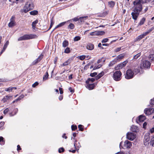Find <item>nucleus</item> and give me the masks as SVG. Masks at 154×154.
<instances>
[{
    "instance_id": "1",
    "label": "nucleus",
    "mask_w": 154,
    "mask_h": 154,
    "mask_svg": "<svg viewBox=\"0 0 154 154\" xmlns=\"http://www.w3.org/2000/svg\"><path fill=\"white\" fill-rule=\"evenodd\" d=\"M34 8V5L31 1H27L24 6L23 9H21V12L27 13L29 11L33 9Z\"/></svg>"
},
{
    "instance_id": "2",
    "label": "nucleus",
    "mask_w": 154,
    "mask_h": 154,
    "mask_svg": "<svg viewBox=\"0 0 154 154\" xmlns=\"http://www.w3.org/2000/svg\"><path fill=\"white\" fill-rule=\"evenodd\" d=\"M143 3L142 0L134 1L133 2L134 9L133 11L140 12L142 9V4Z\"/></svg>"
},
{
    "instance_id": "3",
    "label": "nucleus",
    "mask_w": 154,
    "mask_h": 154,
    "mask_svg": "<svg viewBox=\"0 0 154 154\" xmlns=\"http://www.w3.org/2000/svg\"><path fill=\"white\" fill-rule=\"evenodd\" d=\"M151 64L147 60H142L140 65V69H142L144 68H149Z\"/></svg>"
},
{
    "instance_id": "4",
    "label": "nucleus",
    "mask_w": 154,
    "mask_h": 154,
    "mask_svg": "<svg viewBox=\"0 0 154 154\" xmlns=\"http://www.w3.org/2000/svg\"><path fill=\"white\" fill-rule=\"evenodd\" d=\"M134 75V73L131 69L127 70L125 75V77L127 79H130L133 78Z\"/></svg>"
},
{
    "instance_id": "5",
    "label": "nucleus",
    "mask_w": 154,
    "mask_h": 154,
    "mask_svg": "<svg viewBox=\"0 0 154 154\" xmlns=\"http://www.w3.org/2000/svg\"><path fill=\"white\" fill-rule=\"evenodd\" d=\"M34 35L32 34L24 35L23 36L20 37L18 39V41L28 40L33 38Z\"/></svg>"
},
{
    "instance_id": "6",
    "label": "nucleus",
    "mask_w": 154,
    "mask_h": 154,
    "mask_svg": "<svg viewBox=\"0 0 154 154\" xmlns=\"http://www.w3.org/2000/svg\"><path fill=\"white\" fill-rule=\"evenodd\" d=\"M122 73L120 71H116L113 74V77L114 79L116 81L120 80L121 79Z\"/></svg>"
},
{
    "instance_id": "7",
    "label": "nucleus",
    "mask_w": 154,
    "mask_h": 154,
    "mask_svg": "<svg viewBox=\"0 0 154 154\" xmlns=\"http://www.w3.org/2000/svg\"><path fill=\"white\" fill-rule=\"evenodd\" d=\"M122 142H121L119 145V146L122 147L123 149H127L130 148L132 146L131 143L128 140H126L124 142V144L123 146H122Z\"/></svg>"
},
{
    "instance_id": "8",
    "label": "nucleus",
    "mask_w": 154,
    "mask_h": 154,
    "mask_svg": "<svg viewBox=\"0 0 154 154\" xmlns=\"http://www.w3.org/2000/svg\"><path fill=\"white\" fill-rule=\"evenodd\" d=\"M126 136L128 139L131 140H134L136 137V134L132 132L128 133Z\"/></svg>"
},
{
    "instance_id": "9",
    "label": "nucleus",
    "mask_w": 154,
    "mask_h": 154,
    "mask_svg": "<svg viewBox=\"0 0 154 154\" xmlns=\"http://www.w3.org/2000/svg\"><path fill=\"white\" fill-rule=\"evenodd\" d=\"M140 12H138L133 11L131 13L132 18L134 20V21H136L139 14Z\"/></svg>"
},
{
    "instance_id": "10",
    "label": "nucleus",
    "mask_w": 154,
    "mask_h": 154,
    "mask_svg": "<svg viewBox=\"0 0 154 154\" xmlns=\"http://www.w3.org/2000/svg\"><path fill=\"white\" fill-rule=\"evenodd\" d=\"M144 112L146 115H150L154 112V109L152 108L148 109H146L144 110Z\"/></svg>"
},
{
    "instance_id": "11",
    "label": "nucleus",
    "mask_w": 154,
    "mask_h": 154,
    "mask_svg": "<svg viewBox=\"0 0 154 154\" xmlns=\"http://www.w3.org/2000/svg\"><path fill=\"white\" fill-rule=\"evenodd\" d=\"M15 17L12 16L10 19V22L8 23V26L10 27H11L15 25V22L14 21Z\"/></svg>"
},
{
    "instance_id": "12",
    "label": "nucleus",
    "mask_w": 154,
    "mask_h": 154,
    "mask_svg": "<svg viewBox=\"0 0 154 154\" xmlns=\"http://www.w3.org/2000/svg\"><path fill=\"white\" fill-rule=\"evenodd\" d=\"M149 133H147L146 134L145 136V141H144V144L145 145H146L147 143L148 144L149 142Z\"/></svg>"
},
{
    "instance_id": "13",
    "label": "nucleus",
    "mask_w": 154,
    "mask_h": 154,
    "mask_svg": "<svg viewBox=\"0 0 154 154\" xmlns=\"http://www.w3.org/2000/svg\"><path fill=\"white\" fill-rule=\"evenodd\" d=\"M73 58L72 57L69 58L66 61L64 62L62 64L61 66H67L70 64L73 60Z\"/></svg>"
},
{
    "instance_id": "14",
    "label": "nucleus",
    "mask_w": 154,
    "mask_h": 154,
    "mask_svg": "<svg viewBox=\"0 0 154 154\" xmlns=\"http://www.w3.org/2000/svg\"><path fill=\"white\" fill-rule=\"evenodd\" d=\"M43 57V55L41 54L37 59L34 60L32 62L33 65H35L37 63L42 59Z\"/></svg>"
},
{
    "instance_id": "15",
    "label": "nucleus",
    "mask_w": 154,
    "mask_h": 154,
    "mask_svg": "<svg viewBox=\"0 0 154 154\" xmlns=\"http://www.w3.org/2000/svg\"><path fill=\"white\" fill-rule=\"evenodd\" d=\"M105 33L103 31L99 32V31H95L92 32L90 33V35L92 36L94 35H102Z\"/></svg>"
},
{
    "instance_id": "16",
    "label": "nucleus",
    "mask_w": 154,
    "mask_h": 154,
    "mask_svg": "<svg viewBox=\"0 0 154 154\" xmlns=\"http://www.w3.org/2000/svg\"><path fill=\"white\" fill-rule=\"evenodd\" d=\"M146 35H147L146 33V32H144L143 34H142L138 36L135 38V41H137L140 40L141 39L143 38Z\"/></svg>"
},
{
    "instance_id": "17",
    "label": "nucleus",
    "mask_w": 154,
    "mask_h": 154,
    "mask_svg": "<svg viewBox=\"0 0 154 154\" xmlns=\"http://www.w3.org/2000/svg\"><path fill=\"white\" fill-rule=\"evenodd\" d=\"M146 119V117L144 116L140 115L139 116L138 120H137V122H143Z\"/></svg>"
},
{
    "instance_id": "18",
    "label": "nucleus",
    "mask_w": 154,
    "mask_h": 154,
    "mask_svg": "<svg viewBox=\"0 0 154 154\" xmlns=\"http://www.w3.org/2000/svg\"><path fill=\"white\" fill-rule=\"evenodd\" d=\"M95 86L94 84H90V83L87 84L86 87L87 88L89 89V90H91L93 89Z\"/></svg>"
},
{
    "instance_id": "19",
    "label": "nucleus",
    "mask_w": 154,
    "mask_h": 154,
    "mask_svg": "<svg viewBox=\"0 0 154 154\" xmlns=\"http://www.w3.org/2000/svg\"><path fill=\"white\" fill-rule=\"evenodd\" d=\"M94 45L91 43H88L87 46V49L90 50H92L94 49Z\"/></svg>"
},
{
    "instance_id": "20",
    "label": "nucleus",
    "mask_w": 154,
    "mask_h": 154,
    "mask_svg": "<svg viewBox=\"0 0 154 154\" xmlns=\"http://www.w3.org/2000/svg\"><path fill=\"white\" fill-rule=\"evenodd\" d=\"M9 43L8 41H6V42L5 44L4 47L3 48V49L1 51V52L0 53V56L1 55V54L3 53V52L5 51V49H6L7 45H8Z\"/></svg>"
},
{
    "instance_id": "21",
    "label": "nucleus",
    "mask_w": 154,
    "mask_h": 154,
    "mask_svg": "<svg viewBox=\"0 0 154 154\" xmlns=\"http://www.w3.org/2000/svg\"><path fill=\"white\" fill-rule=\"evenodd\" d=\"M11 97V96H6L3 98L2 101L4 103L6 102L8 100L10 99Z\"/></svg>"
},
{
    "instance_id": "22",
    "label": "nucleus",
    "mask_w": 154,
    "mask_h": 154,
    "mask_svg": "<svg viewBox=\"0 0 154 154\" xmlns=\"http://www.w3.org/2000/svg\"><path fill=\"white\" fill-rule=\"evenodd\" d=\"M131 131L134 132H136L138 130V127L135 125H132L131 127Z\"/></svg>"
},
{
    "instance_id": "23",
    "label": "nucleus",
    "mask_w": 154,
    "mask_h": 154,
    "mask_svg": "<svg viewBox=\"0 0 154 154\" xmlns=\"http://www.w3.org/2000/svg\"><path fill=\"white\" fill-rule=\"evenodd\" d=\"M145 21V18L144 17H143L140 20V22L138 24V26H141L143 25Z\"/></svg>"
},
{
    "instance_id": "24",
    "label": "nucleus",
    "mask_w": 154,
    "mask_h": 154,
    "mask_svg": "<svg viewBox=\"0 0 154 154\" xmlns=\"http://www.w3.org/2000/svg\"><path fill=\"white\" fill-rule=\"evenodd\" d=\"M88 16H85L80 17L79 18V21L81 22H84V21L88 18Z\"/></svg>"
},
{
    "instance_id": "25",
    "label": "nucleus",
    "mask_w": 154,
    "mask_h": 154,
    "mask_svg": "<svg viewBox=\"0 0 154 154\" xmlns=\"http://www.w3.org/2000/svg\"><path fill=\"white\" fill-rule=\"evenodd\" d=\"M104 75V72H102L99 73L97 76L96 77L95 79L96 80H98L100 79Z\"/></svg>"
},
{
    "instance_id": "26",
    "label": "nucleus",
    "mask_w": 154,
    "mask_h": 154,
    "mask_svg": "<svg viewBox=\"0 0 154 154\" xmlns=\"http://www.w3.org/2000/svg\"><path fill=\"white\" fill-rule=\"evenodd\" d=\"M95 81V79L94 78H88L86 81L87 84L90 83L91 82H93Z\"/></svg>"
},
{
    "instance_id": "27",
    "label": "nucleus",
    "mask_w": 154,
    "mask_h": 154,
    "mask_svg": "<svg viewBox=\"0 0 154 154\" xmlns=\"http://www.w3.org/2000/svg\"><path fill=\"white\" fill-rule=\"evenodd\" d=\"M141 55V53L140 52L137 54H135L133 60L137 59Z\"/></svg>"
},
{
    "instance_id": "28",
    "label": "nucleus",
    "mask_w": 154,
    "mask_h": 154,
    "mask_svg": "<svg viewBox=\"0 0 154 154\" xmlns=\"http://www.w3.org/2000/svg\"><path fill=\"white\" fill-rule=\"evenodd\" d=\"M69 44L68 42L67 41L65 40L63 42L62 46L64 48L66 47Z\"/></svg>"
},
{
    "instance_id": "29",
    "label": "nucleus",
    "mask_w": 154,
    "mask_h": 154,
    "mask_svg": "<svg viewBox=\"0 0 154 154\" xmlns=\"http://www.w3.org/2000/svg\"><path fill=\"white\" fill-rule=\"evenodd\" d=\"M124 57V56L122 54H121L118 56L116 57V59H115V60H120L122 59Z\"/></svg>"
},
{
    "instance_id": "30",
    "label": "nucleus",
    "mask_w": 154,
    "mask_h": 154,
    "mask_svg": "<svg viewBox=\"0 0 154 154\" xmlns=\"http://www.w3.org/2000/svg\"><path fill=\"white\" fill-rule=\"evenodd\" d=\"M53 19H54V18H53V17H52L51 20V23L50 25V27H49L48 30H49L51 29V28L52 27V26L53 25V24H54V21Z\"/></svg>"
},
{
    "instance_id": "31",
    "label": "nucleus",
    "mask_w": 154,
    "mask_h": 154,
    "mask_svg": "<svg viewBox=\"0 0 154 154\" xmlns=\"http://www.w3.org/2000/svg\"><path fill=\"white\" fill-rule=\"evenodd\" d=\"M30 13L31 15H35L38 14V11L36 10H34L31 11L30 12Z\"/></svg>"
},
{
    "instance_id": "32",
    "label": "nucleus",
    "mask_w": 154,
    "mask_h": 154,
    "mask_svg": "<svg viewBox=\"0 0 154 154\" xmlns=\"http://www.w3.org/2000/svg\"><path fill=\"white\" fill-rule=\"evenodd\" d=\"M123 67L122 66V64L120 63L117 65L116 67H115V69L116 70L119 69H122L123 68Z\"/></svg>"
},
{
    "instance_id": "33",
    "label": "nucleus",
    "mask_w": 154,
    "mask_h": 154,
    "mask_svg": "<svg viewBox=\"0 0 154 154\" xmlns=\"http://www.w3.org/2000/svg\"><path fill=\"white\" fill-rule=\"evenodd\" d=\"M115 3L114 2L111 1L108 2V5L110 7H113L115 5Z\"/></svg>"
},
{
    "instance_id": "34",
    "label": "nucleus",
    "mask_w": 154,
    "mask_h": 154,
    "mask_svg": "<svg viewBox=\"0 0 154 154\" xmlns=\"http://www.w3.org/2000/svg\"><path fill=\"white\" fill-rule=\"evenodd\" d=\"M141 69V71L139 69H134V71L135 72V73H136V74H137L138 73H142L143 72V71H142V69Z\"/></svg>"
},
{
    "instance_id": "35",
    "label": "nucleus",
    "mask_w": 154,
    "mask_h": 154,
    "mask_svg": "<svg viewBox=\"0 0 154 154\" xmlns=\"http://www.w3.org/2000/svg\"><path fill=\"white\" fill-rule=\"evenodd\" d=\"M154 29V26L151 28L150 29H148L146 32L147 35L150 32L152 31Z\"/></svg>"
},
{
    "instance_id": "36",
    "label": "nucleus",
    "mask_w": 154,
    "mask_h": 154,
    "mask_svg": "<svg viewBox=\"0 0 154 154\" xmlns=\"http://www.w3.org/2000/svg\"><path fill=\"white\" fill-rule=\"evenodd\" d=\"M48 76V72H47L45 75L43 77V80H45L47 79Z\"/></svg>"
},
{
    "instance_id": "37",
    "label": "nucleus",
    "mask_w": 154,
    "mask_h": 154,
    "mask_svg": "<svg viewBox=\"0 0 154 154\" xmlns=\"http://www.w3.org/2000/svg\"><path fill=\"white\" fill-rule=\"evenodd\" d=\"M75 27L74 24L73 23H71L68 26V27L71 29H73Z\"/></svg>"
},
{
    "instance_id": "38",
    "label": "nucleus",
    "mask_w": 154,
    "mask_h": 154,
    "mask_svg": "<svg viewBox=\"0 0 154 154\" xmlns=\"http://www.w3.org/2000/svg\"><path fill=\"white\" fill-rule=\"evenodd\" d=\"M64 52L66 54L69 53L70 52V50L69 48L67 47L65 49Z\"/></svg>"
},
{
    "instance_id": "39",
    "label": "nucleus",
    "mask_w": 154,
    "mask_h": 154,
    "mask_svg": "<svg viewBox=\"0 0 154 154\" xmlns=\"http://www.w3.org/2000/svg\"><path fill=\"white\" fill-rule=\"evenodd\" d=\"M80 37L79 36H77L75 37L74 38V41L75 42L77 41L80 39Z\"/></svg>"
},
{
    "instance_id": "40",
    "label": "nucleus",
    "mask_w": 154,
    "mask_h": 154,
    "mask_svg": "<svg viewBox=\"0 0 154 154\" xmlns=\"http://www.w3.org/2000/svg\"><path fill=\"white\" fill-rule=\"evenodd\" d=\"M13 90V88L10 87L7 88H5V91H12Z\"/></svg>"
},
{
    "instance_id": "41",
    "label": "nucleus",
    "mask_w": 154,
    "mask_h": 154,
    "mask_svg": "<svg viewBox=\"0 0 154 154\" xmlns=\"http://www.w3.org/2000/svg\"><path fill=\"white\" fill-rule=\"evenodd\" d=\"M115 62L116 61H112L110 62L109 64V67H111L115 63Z\"/></svg>"
},
{
    "instance_id": "42",
    "label": "nucleus",
    "mask_w": 154,
    "mask_h": 154,
    "mask_svg": "<svg viewBox=\"0 0 154 154\" xmlns=\"http://www.w3.org/2000/svg\"><path fill=\"white\" fill-rule=\"evenodd\" d=\"M150 142L151 144L152 145V146H153V145L154 144V136L151 138Z\"/></svg>"
},
{
    "instance_id": "43",
    "label": "nucleus",
    "mask_w": 154,
    "mask_h": 154,
    "mask_svg": "<svg viewBox=\"0 0 154 154\" xmlns=\"http://www.w3.org/2000/svg\"><path fill=\"white\" fill-rule=\"evenodd\" d=\"M82 125H78V128L79 129V130L81 131H83L84 130L83 128L82 127Z\"/></svg>"
},
{
    "instance_id": "44",
    "label": "nucleus",
    "mask_w": 154,
    "mask_h": 154,
    "mask_svg": "<svg viewBox=\"0 0 154 154\" xmlns=\"http://www.w3.org/2000/svg\"><path fill=\"white\" fill-rule=\"evenodd\" d=\"M149 58L152 60H154V54H150L149 56Z\"/></svg>"
},
{
    "instance_id": "45",
    "label": "nucleus",
    "mask_w": 154,
    "mask_h": 154,
    "mask_svg": "<svg viewBox=\"0 0 154 154\" xmlns=\"http://www.w3.org/2000/svg\"><path fill=\"white\" fill-rule=\"evenodd\" d=\"M71 128L72 131H74L77 129V127L76 125H72Z\"/></svg>"
},
{
    "instance_id": "46",
    "label": "nucleus",
    "mask_w": 154,
    "mask_h": 154,
    "mask_svg": "<svg viewBox=\"0 0 154 154\" xmlns=\"http://www.w3.org/2000/svg\"><path fill=\"white\" fill-rule=\"evenodd\" d=\"M85 58V55L80 56L79 57V59L81 60H84Z\"/></svg>"
},
{
    "instance_id": "47",
    "label": "nucleus",
    "mask_w": 154,
    "mask_h": 154,
    "mask_svg": "<svg viewBox=\"0 0 154 154\" xmlns=\"http://www.w3.org/2000/svg\"><path fill=\"white\" fill-rule=\"evenodd\" d=\"M128 62L127 60H125L122 63H121V64H122V66L124 67L125 66Z\"/></svg>"
},
{
    "instance_id": "48",
    "label": "nucleus",
    "mask_w": 154,
    "mask_h": 154,
    "mask_svg": "<svg viewBox=\"0 0 154 154\" xmlns=\"http://www.w3.org/2000/svg\"><path fill=\"white\" fill-rule=\"evenodd\" d=\"M102 65L101 64H99L97 66H95L94 67L93 69H99L101 66Z\"/></svg>"
},
{
    "instance_id": "49",
    "label": "nucleus",
    "mask_w": 154,
    "mask_h": 154,
    "mask_svg": "<svg viewBox=\"0 0 154 154\" xmlns=\"http://www.w3.org/2000/svg\"><path fill=\"white\" fill-rule=\"evenodd\" d=\"M66 22H62L61 23H60L59 24H58V26L59 27H61L64 25L66 23Z\"/></svg>"
},
{
    "instance_id": "50",
    "label": "nucleus",
    "mask_w": 154,
    "mask_h": 154,
    "mask_svg": "<svg viewBox=\"0 0 154 154\" xmlns=\"http://www.w3.org/2000/svg\"><path fill=\"white\" fill-rule=\"evenodd\" d=\"M9 109L8 108L6 109L3 112L4 114H6L9 111Z\"/></svg>"
},
{
    "instance_id": "51",
    "label": "nucleus",
    "mask_w": 154,
    "mask_h": 154,
    "mask_svg": "<svg viewBox=\"0 0 154 154\" xmlns=\"http://www.w3.org/2000/svg\"><path fill=\"white\" fill-rule=\"evenodd\" d=\"M97 75V73L96 72H94L93 73H91L90 75L91 77H94Z\"/></svg>"
},
{
    "instance_id": "52",
    "label": "nucleus",
    "mask_w": 154,
    "mask_h": 154,
    "mask_svg": "<svg viewBox=\"0 0 154 154\" xmlns=\"http://www.w3.org/2000/svg\"><path fill=\"white\" fill-rule=\"evenodd\" d=\"M121 50V48H118L116 49L115 51L114 52L115 53L117 52L118 51H120Z\"/></svg>"
},
{
    "instance_id": "53",
    "label": "nucleus",
    "mask_w": 154,
    "mask_h": 154,
    "mask_svg": "<svg viewBox=\"0 0 154 154\" xmlns=\"http://www.w3.org/2000/svg\"><path fill=\"white\" fill-rule=\"evenodd\" d=\"M108 40V39L107 38H105L103 39L102 41V43H105L107 42Z\"/></svg>"
},
{
    "instance_id": "54",
    "label": "nucleus",
    "mask_w": 154,
    "mask_h": 154,
    "mask_svg": "<svg viewBox=\"0 0 154 154\" xmlns=\"http://www.w3.org/2000/svg\"><path fill=\"white\" fill-rule=\"evenodd\" d=\"M64 149L63 148H60L59 149V150H58V151H59V153H61V152H64Z\"/></svg>"
},
{
    "instance_id": "55",
    "label": "nucleus",
    "mask_w": 154,
    "mask_h": 154,
    "mask_svg": "<svg viewBox=\"0 0 154 154\" xmlns=\"http://www.w3.org/2000/svg\"><path fill=\"white\" fill-rule=\"evenodd\" d=\"M38 83L37 82H35L34 84L32 85V87L33 88L35 87L37 85Z\"/></svg>"
},
{
    "instance_id": "56",
    "label": "nucleus",
    "mask_w": 154,
    "mask_h": 154,
    "mask_svg": "<svg viewBox=\"0 0 154 154\" xmlns=\"http://www.w3.org/2000/svg\"><path fill=\"white\" fill-rule=\"evenodd\" d=\"M38 20H36L33 22L32 23V25H34L36 26V24L38 23Z\"/></svg>"
},
{
    "instance_id": "57",
    "label": "nucleus",
    "mask_w": 154,
    "mask_h": 154,
    "mask_svg": "<svg viewBox=\"0 0 154 154\" xmlns=\"http://www.w3.org/2000/svg\"><path fill=\"white\" fill-rule=\"evenodd\" d=\"M60 77L61 78L63 79H64L67 77V76L65 74H64L63 76L62 75V76H60Z\"/></svg>"
},
{
    "instance_id": "58",
    "label": "nucleus",
    "mask_w": 154,
    "mask_h": 154,
    "mask_svg": "<svg viewBox=\"0 0 154 154\" xmlns=\"http://www.w3.org/2000/svg\"><path fill=\"white\" fill-rule=\"evenodd\" d=\"M150 103L152 105H154V99H151Z\"/></svg>"
},
{
    "instance_id": "59",
    "label": "nucleus",
    "mask_w": 154,
    "mask_h": 154,
    "mask_svg": "<svg viewBox=\"0 0 154 154\" xmlns=\"http://www.w3.org/2000/svg\"><path fill=\"white\" fill-rule=\"evenodd\" d=\"M5 124V122H1L0 123V127L3 126Z\"/></svg>"
},
{
    "instance_id": "60",
    "label": "nucleus",
    "mask_w": 154,
    "mask_h": 154,
    "mask_svg": "<svg viewBox=\"0 0 154 154\" xmlns=\"http://www.w3.org/2000/svg\"><path fill=\"white\" fill-rule=\"evenodd\" d=\"M4 138L2 137H0V142H4Z\"/></svg>"
},
{
    "instance_id": "61",
    "label": "nucleus",
    "mask_w": 154,
    "mask_h": 154,
    "mask_svg": "<svg viewBox=\"0 0 154 154\" xmlns=\"http://www.w3.org/2000/svg\"><path fill=\"white\" fill-rule=\"evenodd\" d=\"M59 91H60V93L61 94H62L63 93V91L62 89V88H59Z\"/></svg>"
},
{
    "instance_id": "62",
    "label": "nucleus",
    "mask_w": 154,
    "mask_h": 154,
    "mask_svg": "<svg viewBox=\"0 0 154 154\" xmlns=\"http://www.w3.org/2000/svg\"><path fill=\"white\" fill-rule=\"evenodd\" d=\"M150 131L151 133H152L154 132V128H152L150 129Z\"/></svg>"
},
{
    "instance_id": "63",
    "label": "nucleus",
    "mask_w": 154,
    "mask_h": 154,
    "mask_svg": "<svg viewBox=\"0 0 154 154\" xmlns=\"http://www.w3.org/2000/svg\"><path fill=\"white\" fill-rule=\"evenodd\" d=\"M21 149L20 146L19 145H18L17 146V150L18 151L20 150Z\"/></svg>"
},
{
    "instance_id": "64",
    "label": "nucleus",
    "mask_w": 154,
    "mask_h": 154,
    "mask_svg": "<svg viewBox=\"0 0 154 154\" xmlns=\"http://www.w3.org/2000/svg\"><path fill=\"white\" fill-rule=\"evenodd\" d=\"M101 45H101V43H100L98 45V47H100L101 48L103 49V48L102 46Z\"/></svg>"
}]
</instances>
